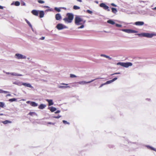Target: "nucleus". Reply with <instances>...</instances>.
Returning <instances> with one entry per match:
<instances>
[{"label": "nucleus", "mask_w": 156, "mask_h": 156, "mask_svg": "<svg viewBox=\"0 0 156 156\" xmlns=\"http://www.w3.org/2000/svg\"><path fill=\"white\" fill-rule=\"evenodd\" d=\"M6 73L7 74H10L12 76H22V75H21V74H18L17 73H9V72H6Z\"/></svg>", "instance_id": "obj_11"}, {"label": "nucleus", "mask_w": 156, "mask_h": 156, "mask_svg": "<svg viewBox=\"0 0 156 156\" xmlns=\"http://www.w3.org/2000/svg\"><path fill=\"white\" fill-rule=\"evenodd\" d=\"M84 27V26L83 25H82L81 26L79 27V28H83V27Z\"/></svg>", "instance_id": "obj_45"}, {"label": "nucleus", "mask_w": 156, "mask_h": 156, "mask_svg": "<svg viewBox=\"0 0 156 156\" xmlns=\"http://www.w3.org/2000/svg\"><path fill=\"white\" fill-rule=\"evenodd\" d=\"M55 9L58 12H60L61 11L60 9L57 7H55Z\"/></svg>", "instance_id": "obj_32"}, {"label": "nucleus", "mask_w": 156, "mask_h": 156, "mask_svg": "<svg viewBox=\"0 0 156 156\" xmlns=\"http://www.w3.org/2000/svg\"><path fill=\"white\" fill-rule=\"evenodd\" d=\"M15 55L17 57V58L19 59H25L26 58V57L25 56L23 55L20 54H16Z\"/></svg>", "instance_id": "obj_8"}, {"label": "nucleus", "mask_w": 156, "mask_h": 156, "mask_svg": "<svg viewBox=\"0 0 156 156\" xmlns=\"http://www.w3.org/2000/svg\"><path fill=\"white\" fill-rule=\"evenodd\" d=\"M100 6L101 7L103 8L104 9L107 10L108 11H110V9H109V7L107 5L104 3H101L100 4Z\"/></svg>", "instance_id": "obj_6"}, {"label": "nucleus", "mask_w": 156, "mask_h": 156, "mask_svg": "<svg viewBox=\"0 0 156 156\" xmlns=\"http://www.w3.org/2000/svg\"><path fill=\"white\" fill-rule=\"evenodd\" d=\"M22 85H23L25 86L28 87H32L30 83H22Z\"/></svg>", "instance_id": "obj_19"}, {"label": "nucleus", "mask_w": 156, "mask_h": 156, "mask_svg": "<svg viewBox=\"0 0 156 156\" xmlns=\"http://www.w3.org/2000/svg\"><path fill=\"white\" fill-rule=\"evenodd\" d=\"M62 85H68V84H65L64 83H62Z\"/></svg>", "instance_id": "obj_53"}, {"label": "nucleus", "mask_w": 156, "mask_h": 156, "mask_svg": "<svg viewBox=\"0 0 156 156\" xmlns=\"http://www.w3.org/2000/svg\"><path fill=\"white\" fill-rule=\"evenodd\" d=\"M107 23L112 25H114L115 24V22L111 20H108Z\"/></svg>", "instance_id": "obj_21"}, {"label": "nucleus", "mask_w": 156, "mask_h": 156, "mask_svg": "<svg viewBox=\"0 0 156 156\" xmlns=\"http://www.w3.org/2000/svg\"><path fill=\"white\" fill-rule=\"evenodd\" d=\"M66 17L63 19L66 23H71L74 18V15L72 13H68L66 15Z\"/></svg>", "instance_id": "obj_1"}, {"label": "nucleus", "mask_w": 156, "mask_h": 156, "mask_svg": "<svg viewBox=\"0 0 156 156\" xmlns=\"http://www.w3.org/2000/svg\"><path fill=\"white\" fill-rule=\"evenodd\" d=\"M26 22H27V23L28 24V25H29V26L30 27H32V26L31 24H30V22H29V21H28L27 20H26Z\"/></svg>", "instance_id": "obj_33"}, {"label": "nucleus", "mask_w": 156, "mask_h": 156, "mask_svg": "<svg viewBox=\"0 0 156 156\" xmlns=\"http://www.w3.org/2000/svg\"><path fill=\"white\" fill-rule=\"evenodd\" d=\"M61 117V115H58L57 116H53V117L55 118L58 119L60 118Z\"/></svg>", "instance_id": "obj_37"}, {"label": "nucleus", "mask_w": 156, "mask_h": 156, "mask_svg": "<svg viewBox=\"0 0 156 156\" xmlns=\"http://www.w3.org/2000/svg\"><path fill=\"white\" fill-rule=\"evenodd\" d=\"M147 147L149 149L151 150L156 151V149L151 147L150 146H147Z\"/></svg>", "instance_id": "obj_23"}, {"label": "nucleus", "mask_w": 156, "mask_h": 156, "mask_svg": "<svg viewBox=\"0 0 156 156\" xmlns=\"http://www.w3.org/2000/svg\"><path fill=\"white\" fill-rule=\"evenodd\" d=\"M120 73H113V74H111V75H115V74H120Z\"/></svg>", "instance_id": "obj_43"}, {"label": "nucleus", "mask_w": 156, "mask_h": 156, "mask_svg": "<svg viewBox=\"0 0 156 156\" xmlns=\"http://www.w3.org/2000/svg\"><path fill=\"white\" fill-rule=\"evenodd\" d=\"M77 0V1H78L79 2H82L81 0Z\"/></svg>", "instance_id": "obj_52"}, {"label": "nucleus", "mask_w": 156, "mask_h": 156, "mask_svg": "<svg viewBox=\"0 0 156 156\" xmlns=\"http://www.w3.org/2000/svg\"><path fill=\"white\" fill-rule=\"evenodd\" d=\"M50 110L51 112H53L56 110V108L55 107H52L50 108Z\"/></svg>", "instance_id": "obj_22"}, {"label": "nucleus", "mask_w": 156, "mask_h": 156, "mask_svg": "<svg viewBox=\"0 0 156 156\" xmlns=\"http://www.w3.org/2000/svg\"><path fill=\"white\" fill-rule=\"evenodd\" d=\"M30 104L31 106L34 107H36L38 105L37 103L34 101H31L30 103Z\"/></svg>", "instance_id": "obj_15"}, {"label": "nucleus", "mask_w": 156, "mask_h": 156, "mask_svg": "<svg viewBox=\"0 0 156 156\" xmlns=\"http://www.w3.org/2000/svg\"><path fill=\"white\" fill-rule=\"evenodd\" d=\"M31 13L35 16H38L39 14V11L36 10H33L32 11Z\"/></svg>", "instance_id": "obj_13"}, {"label": "nucleus", "mask_w": 156, "mask_h": 156, "mask_svg": "<svg viewBox=\"0 0 156 156\" xmlns=\"http://www.w3.org/2000/svg\"><path fill=\"white\" fill-rule=\"evenodd\" d=\"M30 101H27V104H28L30 103Z\"/></svg>", "instance_id": "obj_57"}, {"label": "nucleus", "mask_w": 156, "mask_h": 156, "mask_svg": "<svg viewBox=\"0 0 156 156\" xmlns=\"http://www.w3.org/2000/svg\"><path fill=\"white\" fill-rule=\"evenodd\" d=\"M116 26L117 27H122V25H121L118 24H116Z\"/></svg>", "instance_id": "obj_39"}, {"label": "nucleus", "mask_w": 156, "mask_h": 156, "mask_svg": "<svg viewBox=\"0 0 156 156\" xmlns=\"http://www.w3.org/2000/svg\"><path fill=\"white\" fill-rule=\"evenodd\" d=\"M5 104L3 102H0V107L3 108Z\"/></svg>", "instance_id": "obj_29"}, {"label": "nucleus", "mask_w": 156, "mask_h": 156, "mask_svg": "<svg viewBox=\"0 0 156 156\" xmlns=\"http://www.w3.org/2000/svg\"><path fill=\"white\" fill-rule=\"evenodd\" d=\"M3 91L2 90H0V93H3Z\"/></svg>", "instance_id": "obj_49"}, {"label": "nucleus", "mask_w": 156, "mask_h": 156, "mask_svg": "<svg viewBox=\"0 0 156 156\" xmlns=\"http://www.w3.org/2000/svg\"><path fill=\"white\" fill-rule=\"evenodd\" d=\"M107 55H103V54H101V56H103V57H105L106 58H107Z\"/></svg>", "instance_id": "obj_42"}, {"label": "nucleus", "mask_w": 156, "mask_h": 156, "mask_svg": "<svg viewBox=\"0 0 156 156\" xmlns=\"http://www.w3.org/2000/svg\"><path fill=\"white\" fill-rule=\"evenodd\" d=\"M62 9H65V10H66V8H65V7H63L62 8Z\"/></svg>", "instance_id": "obj_55"}, {"label": "nucleus", "mask_w": 156, "mask_h": 156, "mask_svg": "<svg viewBox=\"0 0 156 156\" xmlns=\"http://www.w3.org/2000/svg\"><path fill=\"white\" fill-rule=\"evenodd\" d=\"M35 114V113L34 112H30L29 113V115H31L33 116Z\"/></svg>", "instance_id": "obj_34"}, {"label": "nucleus", "mask_w": 156, "mask_h": 156, "mask_svg": "<svg viewBox=\"0 0 156 156\" xmlns=\"http://www.w3.org/2000/svg\"><path fill=\"white\" fill-rule=\"evenodd\" d=\"M111 9L112 12L114 13L115 14L117 12V10L116 8H112Z\"/></svg>", "instance_id": "obj_20"}, {"label": "nucleus", "mask_w": 156, "mask_h": 156, "mask_svg": "<svg viewBox=\"0 0 156 156\" xmlns=\"http://www.w3.org/2000/svg\"><path fill=\"white\" fill-rule=\"evenodd\" d=\"M111 5L112 6H114V7H116L117 6V5L113 3H111Z\"/></svg>", "instance_id": "obj_41"}, {"label": "nucleus", "mask_w": 156, "mask_h": 156, "mask_svg": "<svg viewBox=\"0 0 156 156\" xmlns=\"http://www.w3.org/2000/svg\"><path fill=\"white\" fill-rule=\"evenodd\" d=\"M154 10H156V7H154V8L153 9Z\"/></svg>", "instance_id": "obj_56"}, {"label": "nucleus", "mask_w": 156, "mask_h": 156, "mask_svg": "<svg viewBox=\"0 0 156 156\" xmlns=\"http://www.w3.org/2000/svg\"><path fill=\"white\" fill-rule=\"evenodd\" d=\"M87 12L90 14H92V12L90 10H87Z\"/></svg>", "instance_id": "obj_36"}, {"label": "nucleus", "mask_w": 156, "mask_h": 156, "mask_svg": "<svg viewBox=\"0 0 156 156\" xmlns=\"http://www.w3.org/2000/svg\"><path fill=\"white\" fill-rule=\"evenodd\" d=\"M96 3H98V2L97 1V2H96Z\"/></svg>", "instance_id": "obj_59"}, {"label": "nucleus", "mask_w": 156, "mask_h": 156, "mask_svg": "<svg viewBox=\"0 0 156 156\" xmlns=\"http://www.w3.org/2000/svg\"><path fill=\"white\" fill-rule=\"evenodd\" d=\"M11 95V94H9L7 95V96H10Z\"/></svg>", "instance_id": "obj_54"}, {"label": "nucleus", "mask_w": 156, "mask_h": 156, "mask_svg": "<svg viewBox=\"0 0 156 156\" xmlns=\"http://www.w3.org/2000/svg\"><path fill=\"white\" fill-rule=\"evenodd\" d=\"M39 17L40 18H42L44 17V12L43 11H39Z\"/></svg>", "instance_id": "obj_16"}, {"label": "nucleus", "mask_w": 156, "mask_h": 156, "mask_svg": "<svg viewBox=\"0 0 156 156\" xmlns=\"http://www.w3.org/2000/svg\"><path fill=\"white\" fill-rule=\"evenodd\" d=\"M122 30L128 33H134L137 32V31L131 29H123Z\"/></svg>", "instance_id": "obj_7"}, {"label": "nucleus", "mask_w": 156, "mask_h": 156, "mask_svg": "<svg viewBox=\"0 0 156 156\" xmlns=\"http://www.w3.org/2000/svg\"><path fill=\"white\" fill-rule=\"evenodd\" d=\"M20 2L18 1L15 2L14 3L15 5L16 6H18L20 5Z\"/></svg>", "instance_id": "obj_26"}, {"label": "nucleus", "mask_w": 156, "mask_h": 156, "mask_svg": "<svg viewBox=\"0 0 156 156\" xmlns=\"http://www.w3.org/2000/svg\"><path fill=\"white\" fill-rule=\"evenodd\" d=\"M95 79L92 80H91L90 81H89L88 82H86L84 81H80L78 82V83L79 84H84L86 83H91V82L93 81Z\"/></svg>", "instance_id": "obj_9"}, {"label": "nucleus", "mask_w": 156, "mask_h": 156, "mask_svg": "<svg viewBox=\"0 0 156 156\" xmlns=\"http://www.w3.org/2000/svg\"><path fill=\"white\" fill-rule=\"evenodd\" d=\"M3 9V7L1 5H0V9Z\"/></svg>", "instance_id": "obj_47"}, {"label": "nucleus", "mask_w": 156, "mask_h": 156, "mask_svg": "<svg viewBox=\"0 0 156 156\" xmlns=\"http://www.w3.org/2000/svg\"><path fill=\"white\" fill-rule=\"evenodd\" d=\"M47 101L48 103V106H51L53 104V103L52 100L47 99Z\"/></svg>", "instance_id": "obj_18"}, {"label": "nucleus", "mask_w": 156, "mask_h": 156, "mask_svg": "<svg viewBox=\"0 0 156 156\" xmlns=\"http://www.w3.org/2000/svg\"><path fill=\"white\" fill-rule=\"evenodd\" d=\"M136 35H138L140 36L145 37H147L151 38L153 36H155L156 35L154 34H150L148 33H143L140 34H138Z\"/></svg>", "instance_id": "obj_3"}, {"label": "nucleus", "mask_w": 156, "mask_h": 156, "mask_svg": "<svg viewBox=\"0 0 156 156\" xmlns=\"http://www.w3.org/2000/svg\"><path fill=\"white\" fill-rule=\"evenodd\" d=\"M58 87L60 88H65L67 87L70 88V87L69 86H59Z\"/></svg>", "instance_id": "obj_25"}, {"label": "nucleus", "mask_w": 156, "mask_h": 156, "mask_svg": "<svg viewBox=\"0 0 156 156\" xmlns=\"http://www.w3.org/2000/svg\"><path fill=\"white\" fill-rule=\"evenodd\" d=\"M16 99L15 98H13L9 99V101L10 102H13V101H16Z\"/></svg>", "instance_id": "obj_28"}, {"label": "nucleus", "mask_w": 156, "mask_h": 156, "mask_svg": "<svg viewBox=\"0 0 156 156\" xmlns=\"http://www.w3.org/2000/svg\"><path fill=\"white\" fill-rule=\"evenodd\" d=\"M11 121L8 120H6L2 122V123L4 124H6L8 123H11Z\"/></svg>", "instance_id": "obj_24"}, {"label": "nucleus", "mask_w": 156, "mask_h": 156, "mask_svg": "<svg viewBox=\"0 0 156 156\" xmlns=\"http://www.w3.org/2000/svg\"><path fill=\"white\" fill-rule=\"evenodd\" d=\"M46 107V105H45L41 104L39 105L38 107V108L41 109H43L44 108Z\"/></svg>", "instance_id": "obj_17"}, {"label": "nucleus", "mask_w": 156, "mask_h": 156, "mask_svg": "<svg viewBox=\"0 0 156 156\" xmlns=\"http://www.w3.org/2000/svg\"><path fill=\"white\" fill-rule=\"evenodd\" d=\"M144 24V22L142 21H137L135 22L134 23V24L137 26H142Z\"/></svg>", "instance_id": "obj_12"}, {"label": "nucleus", "mask_w": 156, "mask_h": 156, "mask_svg": "<svg viewBox=\"0 0 156 156\" xmlns=\"http://www.w3.org/2000/svg\"><path fill=\"white\" fill-rule=\"evenodd\" d=\"M62 122L64 124H69V122H68L67 121H65V120H63Z\"/></svg>", "instance_id": "obj_38"}, {"label": "nucleus", "mask_w": 156, "mask_h": 156, "mask_svg": "<svg viewBox=\"0 0 156 156\" xmlns=\"http://www.w3.org/2000/svg\"><path fill=\"white\" fill-rule=\"evenodd\" d=\"M47 123L48 124H52V125H55V123H52V122H48Z\"/></svg>", "instance_id": "obj_40"}, {"label": "nucleus", "mask_w": 156, "mask_h": 156, "mask_svg": "<svg viewBox=\"0 0 156 156\" xmlns=\"http://www.w3.org/2000/svg\"><path fill=\"white\" fill-rule=\"evenodd\" d=\"M13 83L18 85H21L20 84V82H18L16 81L13 82Z\"/></svg>", "instance_id": "obj_30"}, {"label": "nucleus", "mask_w": 156, "mask_h": 156, "mask_svg": "<svg viewBox=\"0 0 156 156\" xmlns=\"http://www.w3.org/2000/svg\"><path fill=\"white\" fill-rule=\"evenodd\" d=\"M107 58H108V59H111V58H110L109 56H107Z\"/></svg>", "instance_id": "obj_46"}, {"label": "nucleus", "mask_w": 156, "mask_h": 156, "mask_svg": "<svg viewBox=\"0 0 156 156\" xmlns=\"http://www.w3.org/2000/svg\"><path fill=\"white\" fill-rule=\"evenodd\" d=\"M117 64L120 65L123 67L126 68L128 67L129 66H131L132 65V63L130 62L126 63L119 62L117 63Z\"/></svg>", "instance_id": "obj_4"}, {"label": "nucleus", "mask_w": 156, "mask_h": 156, "mask_svg": "<svg viewBox=\"0 0 156 156\" xmlns=\"http://www.w3.org/2000/svg\"><path fill=\"white\" fill-rule=\"evenodd\" d=\"M44 7L46 8H49V7L47 6H45Z\"/></svg>", "instance_id": "obj_50"}, {"label": "nucleus", "mask_w": 156, "mask_h": 156, "mask_svg": "<svg viewBox=\"0 0 156 156\" xmlns=\"http://www.w3.org/2000/svg\"><path fill=\"white\" fill-rule=\"evenodd\" d=\"M7 92H8L7 91H3V93H7Z\"/></svg>", "instance_id": "obj_51"}, {"label": "nucleus", "mask_w": 156, "mask_h": 156, "mask_svg": "<svg viewBox=\"0 0 156 156\" xmlns=\"http://www.w3.org/2000/svg\"><path fill=\"white\" fill-rule=\"evenodd\" d=\"M70 77L71 78L76 77V76L74 74H70Z\"/></svg>", "instance_id": "obj_35"}, {"label": "nucleus", "mask_w": 156, "mask_h": 156, "mask_svg": "<svg viewBox=\"0 0 156 156\" xmlns=\"http://www.w3.org/2000/svg\"><path fill=\"white\" fill-rule=\"evenodd\" d=\"M25 3H24V4H23V5H25Z\"/></svg>", "instance_id": "obj_58"}, {"label": "nucleus", "mask_w": 156, "mask_h": 156, "mask_svg": "<svg viewBox=\"0 0 156 156\" xmlns=\"http://www.w3.org/2000/svg\"><path fill=\"white\" fill-rule=\"evenodd\" d=\"M81 22H83L84 23L85 22V21H83L82 19L79 16H76L75 18V23L77 25L82 24V23H80Z\"/></svg>", "instance_id": "obj_2"}, {"label": "nucleus", "mask_w": 156, "mask_h": 156, "mask_svg": "<svg viewBox=\"0 0 156 156\" xmlns=\"http://www.w3.org/2000/svg\"><path fill=\"white\" fill-rule=\"evenodd\" d=\"M37 2L39 3L40 4H43L44 3V1L41 0H38Z\"/></svg>", "instance_id": "obj_31"}, {"label": "nucleus", "mask_w": 156, "mask_h": 156, "mask_svg": "<svg viewBox=\"0 0 156 156\" xmlns=\"http://www.w3.org/2000/svg\"><path fill=\"white\" fill-rule=\"evenodd\" d=\"M117 77H115L114 78H113V79H112V80L108 81L106 83L101 84L99 87H101L104 85L111 83L112 82H114L115 81V80H117Z\"/></svg>", "instance_id": "obj_5"}, {"label": "nucleus", "mask_w": 156, "mask_h": 156, "mask_svg": "<svg viewBox=\"0 0 156 156\" xmlns=\"http://www.w3.org/2000/svg\"><path fill=\"white\" fill-rule=\"evenodd\" d=\"M73 8L74 9L76 10V9H80V7L76 6V5H74L73 7Z\"/></svg>", "instance_id": "obj_27"}, {"label": "nucleus", "mask_w": 156, "mask_h": 156, "mask_svg": "<svg viewBox=\"0 0 156 156\" xmlns=\"http://www.w3.org/2000/svg\"><path fill=\"white\" fill-rule=\"evenodd\" d=\"M56 27L58 30H61L64 28L62 24L60 23L57 24L56 26Z\"/></svg>", "instance_id": "obj_10"}, {"label": "nucleus", "mask_w": 156, "mask_h": 156, "mask_svg": "<svg viewBox=\"0 0 156 156\" xmlns=\"http://www.w3.org/2000/svg\"><path fill=\"white\" fill-rule=\"evenodd\" d=\"M44 37H42L41 38V39L42 40H44Z\"/></svg>", "instance_id": "obj_48"}, {"label": "nucleus", "mask_w": 156, "mask_h": 156, "mask_svg": "<svg viewBox=\"0 0 156 156\" xmlns=\"http://www.w3.org/2000/svg\"><path fill=\"white\" fill-rule=\"evenodd\" d=\"M60 112V111L58 110L57 111H56L55 112V113H59Z\"/></svg>", "instance_id": "obj_44"}, {"label": "nucleus", "mask_w": 156, "mask_h": 156, "mask_svg": "<svg viewBox=\"0 0 156 156\" xmlns=\"http://www.w3.org/2000/svg\"><path fill=\"white\" fill-rule=\"evenodd\" d=\"M61 16L59 13H57L55 16V18L56 20H59L61 19Z\"/></svg>", "instance_id": "obj_14"}]
</instances>
